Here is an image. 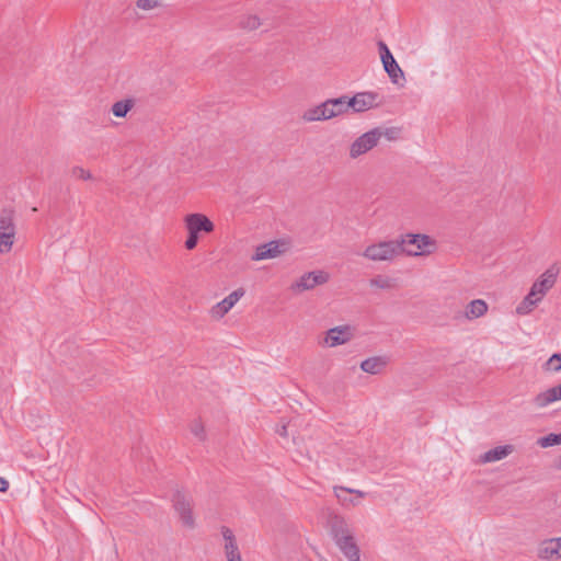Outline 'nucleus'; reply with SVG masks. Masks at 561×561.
<instances>
[{
  "label": "nucleus",
  "instance_id": "1",
  "mask_svg": "<svg viewBox=\"0 0 561 561\" xmlns=\"http://www.w3.org/2000/svg\"><path fill=\"white\" fill-rule=\"evenodd\" d=\"M330 531L336 548L345 561H363L362 549L355 531L343 517H332Z\"/></svg>",
  "mask_w": 561,
  "mask_h": 561
},
{
  "label": "nucleus",
  "instance_id": "2",
  "mask_svg": "<svg viewBox=\"0 0 561 561\" xmlns=\"http://www.w3.org/2000/svg\"><path fill=\"white\" fill-rule=\"evenodd\" d=\"M558 268H547L531 285L528 294L518 302L515 313L518 317L529 316L541 304L548 291L554 286Z\"/></svg>",
  "mask_w": 561,
  "mask_h": 561
},
{
  "label": "nucleus",
  "instance_id": "3",
  "mask_svg": "<svg viewBox=\"0 0 561 561\" xmlns=\"http://www.w3.org/2000/svg\"><path fill=\"white\" fill-rule=\"evenodd\" d=\"M398 241L400 254L404 253L409 257H428L438 250L437 239L427 233L408 232L400 236Z\"/></svg>",
  "mask_w": 561,
  "mask_h": 561
},
{
  "label": "nucleus",
  "instance_id": "4",
  "mask_svg": "<svg viewBox=\"0 0 561 561\" xmlns=\"http://www.w3.org/2000/svg\"><path fill=\"white\" fill-rule=\"evenodd\" d=\"M345 105L343 96L328 99L324 102L307 108L301 118L305 123H316L330 121L345 115Z\"/></svg>",
  "mask_w": 561,
  "mask_h": 561
},
{
  "label": "nucleus",
  "instance_id": "5",
  "mask_svg": "<svg viewBox=\"0 0 561 561\" xmlns=\"http://www.w3.org/2000/svg\"><path fill=\"white\" fill-rule=\"evenodd\" d=\"M360 255L374 263L392 262L400 256V244L398 239H379L368 243Z\"/></svg>",
  "mask_w": 561,
  "mask_h": 561
},
{
  "label": "nucleus",
  "instance_id": "6",
  "mask_svg": "<svg viewBox=\"0 0 561 561\" xmlns=\"http://www.w3.org/2000/svg\"><path fill=\"white\" fill-rule=\"evenodd\" d=\"M172 507L182 527L190 530L196 528L197 518L193 510L194 501L188 493L176 491L172 497Z\"/></svg>",
  "mask_w": 561,
  "mask_h": 561
},
{
  "label": "nucleus",
  "instance_id": "7",
  "mask_svg": "<svg viewBox=\"0 0 561 561\" xmlns=\"http://www.w3.org/2000/svg\"><path fill=\"white\" fill-rule=\"evenodd\" d=\"M354 337L355 328L350 324H342L324 331L318 343L322 348H335L351 343Z\"/></svg>",
  "mask_w": 561,
  "mask_h": 561
},
{
  "label": "nucleus",
  "instance_id": "8",
  "mask_svg": "<svg viewBox=\"0 0 561 561\" xmlns=\"http://www.w3.org/2000/svg\"><path fill=\"white\" fill-rule=\"evenodd\" d=\"M288 251V244L284 240H270L253 247L250 260L259 263L262 261L276 260Z\"/></svg>",
  "mask_w": 561,
  "mask_h": 561
},
{
  "label": "nucleus",
  "instance_id": "9",
  "mask_svg": "<svg viewBox=\"0 0 561 561\" xmlns=\"http://www.w3.org/2000/svg\"><path fill=\"white\" fill-rule=\"evenodd\" d=\"M343 99L346 114L350 111L353 113L367 112L369 110L380 106L381 104V99L379 94L374 91L358 92L352 98L343 95Z\"/></svg>",
  "mask_w": 561,
  "mask_h": 561
},
{
  "label": "nucleus",
  "instance_id": "10",
  "mask_svg": "<svg viewBox=\"0 0 561 561\" xmlns=\"http://www.w3.org/2000/svg\"><path fill=\"white\" fill-rule=\"evenodd\" d=\"M16 239V226L12 210L0 211V254L12 251Z\"/></svg>",
  "mask_w": 561,
  "mask_h": 561
},
{
  "label": "nucleus",
  "instance_id": "11",
  "mask_svg": "<svg viewBox=\"0 0 561 561\" xmlns=\"http://www.w3.org/2000/svg\"><path fill=\"white\" fill-rule=\"evenodd\" d=\"M330 280V273L324 270H314L301 274L290 286L296 294H301L325 285Z\"/></svg>",
  "mask_w": 561,
  "mask_h": 561
},
{
  "label": "nucleus",
  "instance_id": "12",
  "mask_svg": "<svg viewBox=\"0 0 561 561\" xmlns=\"http://www.w3.org/2000/svg\"><path fill=\"white\" fill-rule=\"evenodd\" d=\"M245 289L242 287L236 288L230 294H228L220 301L214 304L208 309V316L213 321L222 320L233 308L234 306L244 297Z\"/></svg>",
  "mask_w": 561,
  "mask_h": 561
},
{
  "label": "nucleus",
  "instance_id": "13",
  "mask_svg": "<svg viewBox=\"0 0 561 561\" xmlns=\"http://www.w3.org/2000/svg\"><path fill=\"white\" fill-rule=\"evenodd\" d=\"M381 138V131L377 128L364 133L350 146L348 156L355 160L374 149Z\"/></svg>",
  "mask_w": 561,
  "mask_h": 561
},
{
  "label": "nucleus",
  "instance_id": "14",
  "mask_svg": "<svg viewBox=\"0 0 561 561\" xmlns=\"http://www.w3.org/2000/svg\"><path fill=\"white\" fill-rule=\"evenodd\" d=\"M378 47L383 69L387 72L388 77L390 78V81L393 84L402 87L405 82V76L403 70L398 65L390 49L383 42H380L378 44Z\"/></svg>",
  "mask_w": 561,
  "mask_h": 561
},
{
  "label": "nucleus",
  "instance_id": "15",
  "mask_svg": "<svg viewBox=\"0 0 561 561\" xmlns=\"http://www.w3.org/2000/svg\"><path fill=\"white\" fill-rule=\"evenodd\" d=\"M183 224L186 233L197 237L209 234L215 230V224L202 213H191L184 216Z\"/></svg>",
  "mask_w": 561,
  "mask_h": 561
},
{
  "label": "nucleus",
  "instance_id": "16",
  "mask_svg": "<svg viewBox=\"0 0 561 561\" xmlns=\"http://www.w3.org/2000/svg\"><path fill=\"white\" fill-rule=\"evenodd\" d=\"M516 451V447L513 444H499L488 450L479 454L474 459V463L478 466L492 465L502 460L507 459Z\"/></svg>",
  "mask_w": 561,
  "mask_h": 561
},
{
  "label": "nucleus",
  "instance_id": "17",
  "mask_svg": "<svg viewBox=\"0 0 561 561\" xmlns=\"http://www.w3.org/2000/svg\"><path fill=\"white\" fill-rule=\"evenodd\" d=\"M561 401V382L539 391L531 400L535 409L543 410Z\"/></svg>",
  "mask_w": 561,
  "mask_h": 561
},
{
  "label": "nucleus",
  "instance_id": "18",
  "mask_svg": "<svg viewBox=\"0 0 561 561\" xmlns=\"http://www.w3.org/2000/svg\"><path fill=\"white\" fill-rule=\"evenodd\" d=\"M334 496L344 507H356L362 504L366 493L360 490L350 489L342 485L333 488Z\"/></svg>",
  "mask_w": 561,
  "mask_h": 561
},
{
  "label": "nucleus",
  "instance_id": "19",
  "mask_svg": "<svg viewBox=\"0 0 561 561\" xmlns=\"http://www.w3.org/2000/svg\"><path fill=\"white\" fill-rule=\"evenodd\" d=\"M536 556L538 559L542 561L560 560L561 547L557 537L541 540L537 546Z\"/></svg>",
  "mask_w": 561,
  "mask_h": 561
},
{
  "label": "nucleus",
  "instance_id": "20",
  "mask_svg": "<svg viewBox=\"0 0 561 561\" xmlns=\"http://www.w3.org/2000/svg\"><path fill=\"white\" fill-rule=\"evenodd\" d=\"M489 311V305L483 299H473L469 301L462 312V317L467 321H474L484 317Z\"/></svg>",
  "mask_w": 561,
  "mask_h": 561
},
{
  "label": "nucleus",
  "instance_id": "21",
  "mask_svg": "<svg viewBox=\"0 0 561 561\" xmlns=\"http://www.w3.org/2000/svg\"><path fill=\"white\" fill-rule=\"evenodd\" d=\"M220 534L222 537V548H224L225 558L229 559V558L240 556L241 552H240L238 541H237V538H236V535L233 534V531L230 528L224 526L220 528Z\"/></svg>",
  "mask_w": 561,
  "mask_h": 561
},
{
  "label": "nucleus",
  "instance_id": "22",
  "mask_svg": "<svg viewBox=\"0 0 561 561\" xmlns=\"http://www.w3.org/2000/svg\"><path fill=\"white\" fill-rule=\"evenodd\" d=\"M389 364L386 356H371L360 362V369L369 375H380Z\"/></svg>",
  "mask_w": 561,
  "mask_h": 561
},
{
  "label": "nucleus",
  "instance_id": "23",
  "mask_svg": "<svg viewBox=\"0 0 561 561\" xmlns=\"http://www.w3.org/2000/svg\"><path fill=\"white\" fill-rule=\"evenodd\" d=\"M135 106V100L134 99H123L119 101H116L111 106V113L116 118H125L128 113L133 110Z\"/></svg>",
  "mask_w": 561,
  "mask_h": 561
},
{
  "label": "nucleus",
  "instance_id": "24",
  "mask_svg": "<svg viewBox=\"0 0 561 561\" xmlns=\"http://www.w3.org/2000/svg\"><path fill=\"white\" fill-rule=\"evenodd\" d=\"M263 25V19L256 13L244 14L240 20V27L244 31H256Z\"/></svg>",
  "mask_w": 561,
  "mask_h": 561
},
{
  "label": "nucleus",
  "instance_id": "25",
  "mask_svg": "<svg viewBox=\"0 0 561 561\" xmlns=\"http://www.w3.org/2000/svg\"><path fill=\"white\" fill-rule=\"evenodd\" d=\"M542 370L549 374L561 371V353L552 354L542 365Z\"/></svg>",
  "mask_w": 561,
  "mask_h": 561
},
{
  "label": "nucleus",
  "instance_id": "26",
  "mask_svg": "<svg viewBox=\"0 0 561 561\" xmlns=\"http://www.w3.org/2000/svg\"><path fill=\"white\" fill-rule=\"evenodd\" d=\"M537 443L541 448H548L551 446L560 445L561 444V433L560 434H549L547 436L540 437Z\"/></svg>",
  "mask_w": 561,
  "mask_h": 561
},
{
  "label": "nucleus",
  "instance_id": "27",
  "mask_svg": "<svg viewBox=\"0 0 561 561\" xmlns=\"http://www.w3.org/2000/svg\"><path fill=\"white\" fill-rule=\"evenodd\" d=\"M162 0H137L136 7L141 11H151L161 5Z\"/></svg>",
  "mask_w": 561,
  "mask_h": 561
},
{
  "label": "nucleus",
  "instance_id": "28",
  "mask_svg": "<svg viewBox=\"0 0 561 561\" xmlns=\"http://www.w3.org/2000/svg\"><path fill=\"white\" fill-rule=\"evenodd\" d=\"M71 174L73 178L82 181H90L92 180V173L82 167H75L71 171Z\"/></svg>",
  "mask_w": 561,
  "mask_h": 561
},
{
  "label": "nucleus",
  "instance_id": "29",
  "mask_svg": "<svg viewBox=\"0 0 561 561\" xmlns=\"http://www.w3.org/2000/svg\"><path fill=\"white\" fill-rule=\"evenodd\" d=\"M191 432L195 437L199 439H203L205 436V427L201 421H194L191 424Z\"/></svg>",
  "mask_w": 561,
  "mask_h": 561
},
{
  "label": "nucleus",
  "instance_id": "30",
  "mask_svg": "<svg viewBox=\"0 0 561 561\" xmlns=\"http://www.w3.org/2000/svg\"><path fill=\"white\" fill-rule=\"evenodd\" d=\"M199 239L201 238L197 237V236H194V234H191V233H186V239H185V242H184L185 249L188 250V251L194 250L197 247Z\"/></svg>",
  "mask_w": 561,
  "mask_h": 561
},
{
  "label": "nucleus",
  "instance_id": "31",
  "mask_svg": "<svg viewBox=\"0 0 561 561\" xmlns=\"http://www.w3.org/2000/svg\"><path fill=\"white\" fill-rule=\"evenodd\" d=\"M9 488V482L7 479L0 477V492H5Z\"/></svg>",
  "mask_w": 561,
  "mask_h": 561
},
{
  "label": "nucleus",
  "instance_id": "32",
  "mask_svg": "<svg viewBox=\"0 0 561 561\" xmlns=\"http://www.w3.org/2000/svg\"><path fill=\"white\" fill-rule=\"evenodd\" d=\"M226 561H243L241 554L238 557L226 559Z\"/></svg>",
  "mask_w": 561,
  "mask_h": 561
},
{
  "label": "nucleus",
  "instance_id": "33",
  "mask_svg": "<svg viewBox=\"0 0 561 561\" xmlns=\"http://www.w3.org/2000/svg\"><path fill=\"white\" fill-rule=\"evenodd\" d=\"M279 434L285 436L286 435V427L283 426L282 430L279 431Z\"/></svg>",
  "mask_w": 561,
  "mask_h": 561
},
{
  "label": "nucleus",
  "instance_id": "34",
  "mask_svg": "<svg viewBox=\"0 0 561 561\" xmlns=\"http://www.w3.org/2000/svg\"><path fill=\"white\" fill-rule=\"evenodd\" d=\"M558 468L561 469V456L558 458Z\"/></svg>",
  "mask_w": 561,
  "mask_h": 561
}]
</instances>
